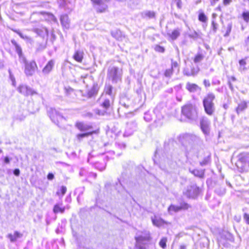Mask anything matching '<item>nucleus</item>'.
<instances>
[{
    "label": "nucleus",
    "mask_w": 249,
    "mask_h": 249,
    "mask_svg": "<svg viewBox=\"0 0 249 249\" xmlns=\"http://www.w3.org/2000/svg\"><path fill=\"white\" fill-rule=\"evenodd\" d=\"M181 142L185 148L186 156L196 154L199 151L202 141L198 136L191 134H183Z\"/></svg>",
    "instance_id": "nucleus-1"
},
{
    "label": "nucleus",
    "mask_w": 249,
    "mask_h": 249,
    "mask_svg": "<svg viewBox=\"0 0 249 249\" xmlns=\"http://www.w3.org/2000/svg\"><path fill=\"white\" fill-rule=\"evenodd\" d=\"M135 238L136 240L135 249H147L152 241L150 233L146 230L138 231Z\"/></svg>",
    "instance_id": "nucleus-2"
},
{
    "label": "nucleus",
    "mask_w": 249,
    "mask_h": 249,
    "mask_svg": "<svg viewBox=\"0 0 249 249\" xmlns=\"http://www.w3.org/2000/svg\"><path fill=\"white\" fill-rule=\"evenodd\" d=\"M123 70L115 66H110L107 70V78L112 84H117L122 82Z\"/></svg>",
    "instance_id": "nucleus-3"
},
{
    "label": "nucleus",
    "mask_w": 249,
    "mask_h": 249,
    "mask_svg": "<svg viewBox=\"0 0 249 249\" xmlns=\"http://www.w3.org/2000/svg\"><path fill=\"white\" fill-rule=\"evenodd\" d=\"M215 99V95L212 92H209L203 99L202 104L204 111L209 116H213L215 113L216 108L213 102Z\"/></svg>",
    "instance_id": "nucleus-4"
},
{
    "label": "nucleus",
    "mask_w": 249,
    "mask_h": 249,
    "mask_svg": "<svg viewBox=\"0 0 249 249\" xmlns=\"http://www.w3.org/2000/svg\"><path fill=\"white\" fill-rule=\"evenodd\" d=\"M181 112L188 119L196 120L197 118L196 108L192 105H188L183 107Z\"/></svg>",
    "instance_id": "nucleus-5"
},
{
    "label": "nucleus",
    "mask_w": 249,
    "mask_h": 249,
    "mask_svg": "<svg viewBox=\"0 0 249 249\" xmlns=\"http://www.w3.org/2000/svg\"><path fill=\"white\" fill-rule=\"evenodd\" d=\"M47 113L51 120L57 125H58L59 121L65 120L59 112L53 107L48 108Z\"/></svg>",
    "instance_id": "nucleus-6"
},
{
    "label": "nucleus",
    "mask_w": 249,
    "mask_h": 249,
    "mask_svg": "<svg viewBox=\"0 0 249 249\" xmlns=\"http://www.w3.org/2000/svg\"><path fill=\"white\" fill-rule=\"evenodd\" d=\"M191 208V206L186 202H181L179 206L171 205L168 209L169 213L173 214L176 213L178 212L181 210H186Z\"/></svg>",
    "instance_id": "nucleus-7"
},
{
    "label": "nucleus",
    "mask_w": 249,
    "mask_h": 249,
    "mask_svg": "<svg viewBox=\"0 0 249 249\" xmlns=\"http://www.w3.org/2000/svg\"><path fill=\"white\" fill-rule=\"evenodd\" d=\"M199 192V188L196 185H193L188 186L186 191L184 192V194L188 198H195L198 196Z\"/></svg>",
    "instance_id": "nucleus-8"
},
{
    "label": "nucleus",
    "mask_w": 249,
    "mask_h": 249,
    "mask_svg": "<svg viewBox=\"0 0 249 249\" xmlns=\"http://www.w3.org/2000/svg\"><path fill=\"white\" fill-rule=\"evenodd\" d=\"M24 68V73L28 77L33 76L37 69V65L34 60H32L26 63Z\"/></svg>",
    "instance_id": "nucleus-9"
},
{
    "label": "nucleus",
    "mask_w": 249,
    "mask_h": 249,
    "mask_svg": "<svg viewBox=\"0 0 249 249\" xmlns=\"http://www.w3.org/2000/svg\"><path fill=\"white\" fill-rule=\"evenodd\" d=\"M116 94V91L114 89V88L110 84L106 83L104 87V92L102 94V98L105 96L108 95L113 101Z\"/></svg>",
    "instance_id": "nucleus-10"
},
{
    "label": "nucleus",
    "mask_w": 249,
    "mask_h": 249,
    "mask_svg": "<svg viewBox=\"0 0 249 249\" xmlns=\"http://www.w3.org/2000/svg\"><path fill=\"white\" fill-rule=\"evenodd\" d=\"M137 129V124L135 121H131L126 124L124 137H129L133 134Z\"/></svg>",
    "instance_id": "nucleus-11"
},
{
    "label": "nucleus",
    "mask_w": 249,
    "mask_h": 249,
    "mask_svg": "<svg viewBox=\"0 0 249 249\" xmlns=\"http://www.w3.org/2000/svg\"><path fill=\"white\" fill-rule=\"evenodd\" d=\"M18 91L25 96L33 95L37 94L36 91L31 88L25 85H20L18 88Z\"/></svg>",
    "instance_id": "nucleus-12"
},
{
    "label": "nucleus",
    "mask_w": 249,
    "mask_h": 249,
    "mask_svg": "<svg viewBox=\"0 0 249 249\" xmlns=\"http://www.w3.org/2000/svg\"><path fill=\"white\" fill-rule=\"evenodd\" d=\"M201 129L205 134H207L209 132V127L210 122L209 119L206 117H202L200 119V121Z\"/></svg>",
    "instance_id": "nucleus-13"
},
{
    "label": "nucleus",
    "mask_w": 249,
    "mask_h": 249,
    "mask_svg": "<svg viewBox=\"0 0 249 249\" xmlns=\"http://www.w3.org/2000/svg\"><path fill=\"white\" fill-rule=\"evenodd\" d=\"M199 71V69L198 67H192L190 70L189 68H186L184 69L183 73L184 75L187 76H195L197 75Z\"/></svg>",
    "instance_id": "nucleus-14"
},
{
    "label": "nucleus",
    "mask_w": 249,
    "mask_h": 249,
    "mask_svg": "<svg viewBox=\"0 0 249 249\" xmlns=\"http://www.w3.org/2000/svg\"><path fill=\"white\" fill-rule=\"evenodd\" d=\"M55 62L52 59L48 61L46 66L42 70V73L44 74H48L52 70L54 66Z\"/></svg>",
    "instance_id": "nucleus-15"
},
{
    "label": "nucleus",
    "mask_w": 249,
    "mask_h": 249,
    "mask_svg": "<svg viewBox=\"0 0 249 249\" xmlns=\"http://www.w3.org/2000/svg\"><path fill=\"white\" fill-rule=\"evenodd\" d=\"M93 3L95 4L98 6H101V8L97 7L96 9L98 11L102 12L106 8V5L104 4L105 2L108 1L109 0H91Z\"/></svg>",
    "instance_id": "nucleus-16"
},
{
    "label": "nucleus",
    "mask_w": 249,
    "mask_h": 249,
    "mask_svg": "<svg viewBox=\"0 0 249 249\" xmlns=\"http://www.w3.org/2000/svg\"><path fill=\"white\" fill-rule=\"evenodd\" d=\"M173 70L171 68H169L164 71L163 75H162L160 72H159V77L162 75L164 76L165 77V84L167 85L168 83L169 79L173 75Z\"/></svg>",
    "instance_id": "nucleus-17"
},
{
    "label": "nucleus",
    "mask_w": 249,
    "mask_h": 249,
    "mask_svg": "<svg viewBox=\"0 0 249 249\" xmlns=\"http://www.w3.org/2000/svg\"><path fill=\"white\" fill-rule=\"evenodd\" d=\"M186 89L190 92H195L200 90V88L196 84L187 82Z\"/></svg>",
    "instance_id": "nucleus-18"
},
{
    "label": "nucleus",
    "mask_w": 249,
    "mask_h": 249,
    "mask_svg": "<svg viewBox=\"0 0 249 249\" xmlns=\"http://www.w3.org/2000/svg\"><path fill=\"white\" fill-rule=\"evenodd\" d=\"M60 21L62 26L68 29L70 27V20L67 15H63L60 17Z\"/></svg>",
    "instance_id": "nucleus-19"
},
{
    "label": "nucleus",
    "mask_w": 249,
    "mask_h": 249,
    "mask_svg": "<svg viewBox=\"0 0 249 249\" xmlns=\"http://www.w3.org/2000/svg\"><path fill=\"white\" fill-rule=\"evenodd\" d=\"M99 87L97 84H94L92 87L88 92V96L89 98H92L94 97L97 94L99 90Z\"/></svg>",
    "instance_id": "nucleus-20"
},
{
    "label": "nucleus",
    "mask_w": 249,
    "mask_h": 249,
    "mask_svg": "<svg viewBox=\"0 0 249 249\" xmlns=\"http://www.w3.org/2000/svg\"><path fill=\"white\" fill-rule=\"evenodd\" d=\"M189 172L194 175L195 177L199 178H204L205 175L204 170L192 169L189 168Z\"/></svg>",
    "instance_id": "nucleus-21"
},
{
    "label": "nucleus",
    "mask_w": 249,
    "mask_h": 249,
    "mask_svg": "<svg viewBox=\"0 0 249 249\" xmlns=\"http://www.w3.org/2000/svg\"><path fill=\"white\" fill-rule=\"evenodd\" d=\"M125 182L124 180L120 179L118 180V182L116 183L115 188L118 192H122L123 190H125Z\"/></svg>",
    "instance_id": "nucleus-22"
},
{
    "label": "nucleus",
    "mask_w": 249,
    "mask_h": 249,
    "mask_svg": "<svg viewBox=\"0 0 249 249\" xmlns=\"http://www.w3.org/2000/svg\"><path fill=\"white\" fill-rule=\"evenodd\" d=\"M84 53L81 50H76L73 56L75 60L78 62H81L83 58Z\"/></svg>",
    "instance_id": "nucleus-23"
},
{
    "label": "nucleus",
    "mask_w": 249,
    "mask_h": 249,
    "mask_svg": "<svg viewBox=\"0 0 249 249\" xmlns=\"http://www.w3.org/2000/svg\"><path fill=\"white\" fill-rule=\"evenodd\" d=\"M247 107V103L246 101H243L241 102L236 108V113L239 114V113L243 112Z\"/></svg>",
    "instance_id": "nucleus-24"
},
{
    "label": "nucleus",
    "mask_w": 249,
    "mask_h": 249,
    "mask_svg": "<svg viewBox=\"0 0 249 249\" xmlns=\"http://www.w3.org/2000/svg\"><path fill=\"white\" fill-rule=\"evenodd\" d=\"M22 236V234L19 232L16 231L14 234L9 233L7 235V237L10 239L11 242H15L17 241L18 238Z\"/></svg>",
    "instance_id": "nucleus-25"
},
{
    "label": "nucleus",
    "mask_w": 249,
    "mask_h": 249,
    "mask_svg": "<svg viewBox=\"0 0 249 249\" xmlns=\"http://www.w3.org/2000/svg\"><path fill=\"white\" fill-rule=\"evenodd\" d=\"M76 126L78 129L82 131L89 130L91 128L90 125L81 122L77 123L76 124Z\"/></svg>",
    "instance_id": "nucleus-26"
},
{
    "label": "nucleus",
    "mask_w": 249,
    "mask_h": 249,
    "mask_svg": "<svg viewBox=\"0 0 249 249\" xmlns=\"http://www.w3.org/2000/svg\"><path fill=\"white\" fill-rule=\"evenodd\" d=\"M111 35L114 38L118 40H121L122 39L123 37H124L122 32L118 29L111 31Z\"/></svg>",
    "instance_id": "nucleus-27"
},
{
    "label": "nucleus",
    "mask_w": 249,
    "mask_h": 249,
    "mask_svg": "<svg viewBox=\"0 0 249 249\" xmlns=\"http://www.w3.org/2000/svg\"><path fill=\"white\" fill-rule=\"evenodd\" d=\"M240 160L246 165L249 166V153L241 154L240 157Z\"/></svg>",
    "instance_id": "nucleus-28"
},
{
    "label": "nucleus",
    "mask_w": 249,
    "mask_h": 249,
    "mask_svg": "<svg viewBox=\"0 0 249 249\" xmlns=\"http://www.w3.org/2000/svg\"><path fill=\"white\" fill-rule=\"evenodd\" d=\"M35 32L39 36H44L48 35V31L46 28L42 29L36 28L35 30Z\"/></svg>",
    "instance_id": "nucleus-29"
},
{
    "label": "nucleus",
    "mask_w": 249,
    "mask_h": 249,
    "mask_svg": "<svg viewBox=\"0 0 249 249\" xmlns=\"http://www.w3.org/2000/svg\"><path fill=\"white\" fill-rule=\"evenodd\" d=\"M11 43L13 46H14L16 52L18 53V55L22 54V51L21 47L17 43L16 40H12Z\"/></svg>",
    "instance_id": "nucleus-30"
},
{
    "label": "nucleus",
    "mask_w": 249,
    "mask_h": 249,
    "mask_svg": "<svg viewBox=\"0 0 249 249\" xmlns=\"http://www.w3.org/2000/svg\"><path fill=\"white\" fill-rule=\"evenodd\" d=\"M111 101L112 100L110 97L103 99V101L101 103L102 107L105 109L108 108L110 106Z\"/></svg>",
    "instance_id": "nucleus-31"
},
{
    "label": "nucleus",
    "mask_w": 249,
    "mask_h": 249,
    "mask_svg": "<svg viewBox=\"0 0 249 249\" xmlns=\"http://www.w3.org/2000/svg\"><path fill=\"white\" fill-rule=\"evenodd\" d=\"M62 204H56L53 207V212L54 213H58L59 212L61 213H63L65 211V207H62L61 206Z\"/></svg>",
    "instance_id": "nucleus-32"
},
{
    "label": "nucleus",
    "mask_w": 249,
    "mask_h": 249,
    "mask_svg": "<svg viewBox=\"0 0 249 249\" xmlns=\"http://www.w3.org/2000/svg\"><path fill=\"white\" fill-rule=\"evenodd\" d=\"M168 35L172 40L176 39L180 35V31L178 29L174 30L172 33H168Z\"/></svg>",
    "instance_id": "nucleus-33"
},
{
    "label": "nucleus",
    "mask_w": 249,
    "mask_h": 249,
    "mask_svg": "<svg viewBox=\"0 0 249 249\" xmlns=\"http://www.w3.org/2000/svg\"><path fill=\"white\" fill-rule=\"evenodd\" d=\"M204 55L201 53H198L196 54L194 59V62L195 63H199L202 61L204 58Z\"/></svg>",
    "instance_id": "nucleus-34"
},
{
    "label": "nucleus",
    "mask_w": 249,
    "mask_h": 249,
    "mask_svg": "<svg viewBox=\"0 0 249 249\" xmlns=\"http://www.w3.org/2000/svg\"><path fill=\"white\" fill-rule=\"evenodd\" d=\"M142 16L143 18L148 17L149 18H153L155 16V13L154 12L151 11H145L142 13Z\"/></svg>",
    "instance_id": "nucleus-35"
},
{
    "label": "nucleus",
    "mask_w": 249,
    "mask_h": 249,
    "mask_svg": "<svg viewBox=\"0 0 249 249\" xmlns=\"http://www.w3.org/2000/svg\"><path fill=\"white\" fill-rule=\"evenodd\" d=\"M8 73H9V78L11 80V81H12V85L14 87H16V79H15V78L13 74L12 73L11 70L9 69L8 70Z\"/></svg>",
    "instance_id": "nucleus-36"
},
{
    "label": "nucleus",
    "mask_w": 249,
    "mask_h": 249,
    "mask_svg": "<svg viewBox=\"0 0 249 249\" xmlns=\"http://www.w3.org/2000/svg\"><path fill=\"white\" fill-rule=\"evenodd\" d=\"M232 28V23L230 22L228 23L227 27V30L226 33L224 34V36L225 37H228L229 36L230 33L231 32Z\"/></svg>",
    "instance_id": "nucleus-37"
},
{
    "label": "nucleus",
    "mask_w": 249,
    "mask_h": 249,
    "mask_svg": "<svg viewBox=\"0 0 249 249\" xmlns=\"http://www.w3.org/2000/svg\"><path fill=\"white\" fill-rule=\"evenodd\" d=\"M167 238L165 237L162 238L159 242V245L162 249H165L166 247Z\"/></svg>",
    "instance_id": "nucleus-38"
},
{
    "label": "nucleus",
    "mask_w": 249,
    "mask_h": 249,
    "mask_svg": "<svg viewBox=\"0 0 249 249\" xmlns=\"http://www.w3.org/2000/svg\"><path fill=\"white\" fill-rule=\"evenodd\" d=\"M198 19L199 21L205 22L207 20V18L205 16L204 13L202 12L199 13L198 15Z\"/></svg>",
    "instance_id": "nucleus-39"
},
{
    "label": "nucleus",
    "mask_w": 249,
    "mask_h": 249,
    "mask_svg": "<svg viewBox=\"0 0 249 249\" xmlns=\"http://www.w3.org/2000/svg\"><path fill=\"white\" fill-rule=\"evenodd\" d=\"M210 156H207V157H205L202 161L200 162V165L202 166H205L210 162Z\"/></svg>",
    "instance_id": "nucleus-40"
},
{
    "label": "nucleus",
    "mask_w": 249,
    "mask_h": 249,
    "mask_svg": "<svg viewBox=\"0 0 249 249\" xmlns=\"http://www.w3.org/2000/svg\"><path fill=\"white\" fill-rule=\"evenodd\" d=\"M92 133V132L78 134L77 135V138L78 140L81 141L83 138L87 137Z\"/></svg>",
    "instance_id": "nucleus-41"
},
{
    "label": "nucleus",
    "mask_w": 249,
    "mask_h": 249,
    "mask_svg": "<svg viewBox=\"0 0 249 249\" xmlns=\"http://www.w3.org/2000/svg\"><path fill=\"white\" fill-rule=\"evenodd\" d=\"M19 57V61L20 63L23 64L24 66L26 65V63H29V62H28L25 58V57L24 56V55L21 54L18 55Z\"/></svg>",
    "instance_id": "nucleus-42"
},
{
    "label": "nucleus",
    "mask_w": 249,
    "mask_h": 249,
    "mask_svg": "<svg viewBox=\"0 0 249 249\" xmlns=\"http://www.w3.org/2000/svg\"><path fill=\"white\" fill-rule=\"evenodd\" d=\"M218 25L214 20L212 22V30L214 34H215L218 29Z\"/></svg>",
    "instance_id": "nucleus-43"
},
{
    "label": "nucleus",
    "mask_w": 249,
    "mask_h": 249,
    "mask_svg": "<svg viewBox=\"0 0 249 249\" xmlns=\"http://www.w3.org/2000/svg\"><path fill=\"white\" fill-rule=\"evenodd\" d=\"M242 17L245 21L248 22L249 20V12H244L242 13Z\"/></svg>",
    "instance_id": "nucleus-44"
},
{
    "label": "nucleus",
    "mask_w": 249,
    "mask_h": 249,
    "mask_svg": "<svg viewBox=\"0 0 249 249\" xmlns=\"http://www.w3.org/2000/svg\"><path fill=\"white\" fill-rule=\"evenodd\" d=\"M144 119L147 122H150L151 119V115L149 112H146L144 114Z\"/></svg>",
    "instance_id": "nucleus-45"
},
{
    "label": "nucleus",
    "mask_w": 249,
    "mask_h": 249,
    "mask_svg": "<svg viewBox=\"0 0 249 249\" xmlns=\"http://www.w3.org/2000/svg\"><path fill=\"white\" fill-rule=\"evenodd\" d=\"M240 68V69H242V70H245L246 69L245 68V66L246 64V61L244 59H241L239 62Z\"/></svg>",
    "instance_id": "nucleus-46"
},
{
    "label": "nucleus",
    "mask_w": 249,
    "mask_h": 249,
    "mask_svg": "<svg viewBox=\"0 0 249 249\" xmlns=\"http://www.w3.org/2000/svg\"><path fill=\"white\" fill-rule=\"evenodd\" d=\"M172 69V70H174V69L175 68H178V65L177 62L173 61L172 59L171 60V67L170 68Z\"/></svg>",
    "instance_id": "nucleus-47"
},
{
    "label": "nucleus",
    "mask_w": 249,
    "mask_h": 249,
    "mask_svg": "<svg viewBox=\"0 0 249 249\" xmlns=\"http://www.w3.org/2000/svg\"><path fill=\"white\" fill-rule=\"evenodd\" d=\"M243 219L246 223L249 225V214L247 213H244L243 215Z\"/></svg>",
    "instance_id": "nucleus-48"
},
{
    "label": "nucleus",
    "mask_w": 249,
    "mask_h": 249,
    "mask_svg": "<svg viewBox=\"0 0 249 249\" xmlns=\"http://www.w3.org/2000/svg\"><path fill=\"white\" fill-rule=\"evenodd\" d=\"M99 163H96L95 165V167L96 168L98 169L100 171H103L105 168V166L104 165H102V166H99Z\"/></svg>",
    "instance_id": "nucleus-49"
},
{
    "label": "nucleus",
    "mask_w": 249,
    "mask_h": 249,
    "mask_svg": "<svg viewBox=\"0 0 249 249\" xmlns=\"http://www.w3.org/2000/svg\"><path fill=\"white\" fill-rule=\"evenodd\" d=\"M129 1L131 5L135 6L139 4L140 0H129Z\"/></svg>",
    "instance_id": "nucleus-50"
},
{
    "label": "nucleus",
    "mask_w": 249,
    "mask_h": 249,
    "mask_svg": "<svg viewBox=\"0 0 249 249\" xmlns=\"http://www.w3.org/2000/svg\"><path fill=\"white\" fill-rule=\"evenodd\" d=\"M14 31L17 33L21 38L23 39H28V37L27 36L23 35L19 31L14 30Z\"/></svg>",
    "instance_id": "nucleus-51"
},
{
    "label": "nucleus",
    "mask_w": 249,
    "mask_h": 249,
    "mask_svg": "<svg viewBox=\"0 0 249 249\" xmlns=\"http://www.w3.org/2000/svg\"><path fill=\"white\" fill-rule=\"evenodd\" d=\"M165 51V49L160 45H157V52H160V53H164Z\"/></svg>",
    "instance_id": "nucleus-52"
},
{
    "label": "nucleus",
    "mask_w": 249,
    "mask_h": 249,
    "mask_svg": "<svg viewBox=\"0 0 249 249\" xmlns=\"http://www.w3.org/2000/svg\"><path fill=\"white\" fill-rule=\"evenodd\" d=\"M189 37L194 39H196L198 37V35L196 32H194V33L190 34L189 35Z\"/></svg>",
    "instance_id": "nucleus-53"
},
{
    "label": "nucleus",
    "mask_w": 249,
    "mask_h": 249,
    "mask_svg": "<svg viewBox=\"0 0 249 249\" xmlns=\"http://www.w3.org/2000/svg\"><path fill=\"white\" fill-rule=\"evenodd\" d=\"M116 145L121 149H124L125 148V144L123 142L116 143Z\"/></svg>",
    "instance_id": "nucleus-54"
},
{
    "label": "nucleus",
    "mask_w": 249,
    "mask_h": 249,
    "mask_svg": "<svg viewBox=\"0 0 249 249\" xmlns=\"http://www.w3.org/2000/svg\"><path fill=\"white\" fill-rule=\"evenodd\" d=\"M175 1L176 2V4L177 6V7L178 9H181L182 8V1L181 0H175Z\"/></svg>",
    "instance_id": "nucleus-55"
},
{
    "label": "nucleus",
    "mask_w": 249,
    "mask_h": 249,
    "mask_svg": "<svg viewBox=\"0 0 249 249\" xmlns=\"http://www.w3.org/2000/svg\"><path fill=\"white\" fill-rule=\"evenodd\" d=\"M60 191L62 194V196H64L67 191V188L65 186H61Z\"/></svg>",
    "instance_id": "nucleus-56"
},
{
    "label": "nucleus",
    "mask_w": 249,
    "mask_h": 249,
    "mask_svg": "<svg viewBox=\"0 0 249 249\" xmlns=\"http://www.w3.org/2000/svg\"><path fill=\"white\" fill-rule=\"evenodd\" d=\"M120 103L121 105H122V106L124 107L125 108H127L128 107V105L124 102V99L120 100Z\"/></svg>",
    "instance_id": "nucleus-57"
},
{
    "label": "nucleus",
    "mask_w": 249,
    "mask_h": 249,
    "mask_svg": "<svg viewBox=\"0 0 249 249\" xmlns=\"http://www.w3.org/2000/svg\"><path fill=\"white\" fill-rule=\"evenodd\" d=\"M66 90V93L67 95H68L69 94H71V93L73 92V89L71 88H65Z\"/></svg>",
    "instance_id": "nucleus-58"
},
{
    "label": "nucleus",
    "mask_w": 249,
    "mask_h": 249,
    "mask_svg": "<svg viewBox=\"0 0 249 249\" xmlns=\"http://www.w3.org/2000/svg\"><path fill=\"white\" fill-rule=\"evenodd\" d=\"M54 178V175L52 173H49L47 175V178L48 180H53Z\"/></svg>",
    "instance_id": "nucleus-59"
},
{
    "label": "nucleus",
    "mask_w": 249,
    "mask_h": 249,
    "mask_svg": "<svg viewBox=\"0 0 249 249\" xmlns=\"http://www.w3.org/2000/svg\"><path fill=\"white\" fill-rule=\"evenodd\" d=\"M203 84L205 87H209L210 86V83L208 80H207V79L204 80Z\"/></svg>",
    "instance_id": "nucleus-60"
},
{
    "label": "nucleus",
    "mask_w": 249,
    "mask_h": 249,
    "mask_svg": "<svg viewBox=\"0 0 249 249\" xmlns=\"http://www.w3.org/2000/svg\"><path fill=\"white\" fill-rule=\"evenodd\" d=\"M14 174L16 176H18L20 174V170L18 169H15L13 171Z\"/></svg>",
    "instance_id": "nucleus-61"
},
{
    "label": "nucleus",
    "mask_w": 249,
    "mask_h": 249,
    "mask_svg": "<svg viewBox=\"0 0 249 249\" xmlns=\"http://www.w3.org/2000/svg\"><path fill=\"white\" fill-rule=\"evenodd\" d=\"M10 159L8 157H5L4 159V162L6 163V164H8L10 162Z\"/></svg>",
    "instance_id": "nucleus-62"
},
{
    "label": "nucleus",
    "mask_w": 249,
    "mask_h": 249,
    "mask_svg": "<svg viewBox=\"0 0 249 249\" xmlns=\"http://www.w3.org/2000/svg\"><path fill=\"white\" fill-rule=\"evenodd\" d=\"M231 2V0H223L224 4L226 5L229 4Z\"/></svg>",
    "instance_id": "nucleus-63"
},
{
    "label": "nucleus",
    "mask_w": 249,
    "mask_h": 249,
    "mask_svg": "<svg viewBox=\"0 0 249 249\" xmlns=\"http://www.w3.org/2000/svg\"><path fill=\"white\" fill-rule=\"evenodd\" d=\"M228 85H229V88H230L231 90H233V86H232V84L231 83V82L230 81H229V82H228Z\"/></svg>",
    "instance_id": "nucleus-64"
}]
</instances>
